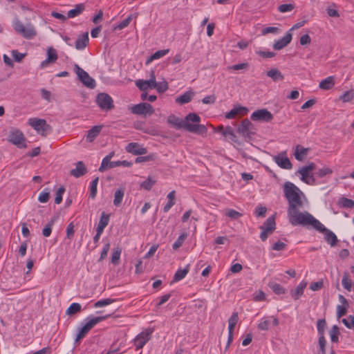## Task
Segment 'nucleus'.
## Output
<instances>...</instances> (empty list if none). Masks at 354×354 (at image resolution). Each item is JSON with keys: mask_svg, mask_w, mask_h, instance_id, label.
Listing matches in <instances>:
<instances>
[{"mask_svg": "<svg viewBox=\"0 0 354 354\" xmlns=\"http://www.w3.org/2000/svg\"><path fill=\"white\" fill-rule=\"evenodd\" d=\"M284 195L288 202V218L289 222L294 226H303L313 216L305 211L301 212L299 208L303 206V202L300 194L301 191L290 182L285 183L283 185Z\"/></svg>", "mask_w": 354, "mask_h": 354, "instance_id": "f257e3e1", "label": "nucleus"}, {"mask_svg": "<svg viewBox=\"0 0 354 354\" xmlns=\"http://www.w3.org/2000/svg\"><path fill=\"white\" fill-rule=\"evenodd\" d=\"M201 121V118L195 113H190L186 115L184 120L175 115H170L167 118V122L176 129H185L186 131L197 134H204L207 133V128L203 124H193L189 122L198 123Z\"/></svg>", "mask_w": 354, "mask_h": 354, "instance_id": "f03ea898", "label": "nucleus"}, {"mask_svg": "<svg viewBox=\"0 0 354 354\" xmlns=\"http://www.w3.org/2000/svg\"><path fill=\"white\" fill-rule=\"evenodd\" d=\"M310 225L315 230L324 233L325 241L331 246L334 247L337 241V237L331 230L325 227L317 219L313 216L308 221H307L303 226L307 227Z\"/></svg>", "mask_w": 354, "mask_h": 354, "instance_id": "7ed1b4c3", "label": "nucleus"}, {"mask_svg": "<svg viewBox=\"0 0 354 354\" xmlns=\"http://www.w3.org/2000/svg\"><path fill=\"white\" fill-rule=\"evenodd\" d=\"M110 315L100 317H88L87 322L80 329L77 335L75 342L85 337V335L93 328L97 324L107 319Z\"/></svg>", "mask_w": 354, "mask_h": 354, "instance_id": "20e7f679", "label": "nucleus"}, {"mask_svg": "<svg viewBox=\"0 0 354 354\" xmlns=\"http://www.w3.org/2000/svg\"><path fill=\"white\" fill-rule=\"evenodd\" d=\"M257 129L248 119H244L237 128V132L241 134L246 141H250L256 134Z\"/></svg>", "mask_w": 354, "mask_h": 354, "instance_id": "39448f33", "label": "nucleus"}, {"mask_svg": "<svg viewBox=\"0 0 354 354\" xmlns=\"http://www.w3.org/2000/svg\"><path fill=\"white\" fill-rule=\"evenodd\" d=\"M26 138L21 131L18 129L12 128L8 136V141L18 148H26Z\"/></svg>", "mask_w": 354, "mask_h": 354, "instance_id": "423d86ee", "label": "nucleus"}, {"mask_svg": "<svg viewBox=\"0 0 354 354\" xmlns=\"http://www.w3.org/2000/svg\"><path fill=\"white\" fill-rule=\"evenodd\" d=\"M28 124L42 136H46L52 131L50 125L44 119L30 118L28 120Z\"/></svg>", "mask_w": 354, "mask_h": 354, "instance_id": "0eeeda50", "label": "nucleus"}, {"mask_svg": "<svg viewBox=\"0 0 354 354\" xmlns=\"http://www.w3.org/2000/svg\"><path fill=\"white\" fill-rule=\"evenodd\" d=\"M15 30L27 39L33 38L37 31L31 24H15Z\"/></svg>", "mask_w": 354, "mask_h": 354, "instance_id": "6e6552de", "label": "nucleus"}, {"mask_svg": "<svg viewBox=\"0 0 354 354\" xmlns=\"http://www.w3.org/2000/svg\"><path fill=\"white\" fill-rule=\"evenodd\" d=\"M260 229L261 230L260 239L262 241H265L268 239V236L272 234L276 229L274 215L267 218L263 224L260 226Z\"/></svg>", "mask_w": 354, "mask_h": 354, "instance_id": "1a4fd4ad", "label": "nucleus"}, {"mask_svg": "<svg viewBox=\"0 0 354 354\" xmlns=\"http://www.w3.org/2000/svg\"><path fill=\"white\" fill-rule=\"evenodd\" d=\"M74 70L76 73L80 81L86 87L94 88L95 87V81L89 76L88 73L80 67L77 64H75Z\"/></svg>", "mask_w": 354, "mask_h": 354, "instance_id": "9d476101", "label": "nucleus"}, {"mask_svg": "<svg viewBox=\"0 0 354 354\" xmlns=\"http://www.w3.org/2000/svg\"><path fill=\"white\" fill-rule=\"evenodd\" d=\"M96 103L102 110L110 111L114 108L111 97L105 93H99L96 97Z\"/></svg>", "mask_w": 354, "mask_h": 354, "instance_id": "9b49d317", "label": "nucleus"}, {"mask_svg": "<svg viewBox=\"0 0 354 354\" xmlns=\"http://www.w3.org/2000/svg\"><path fill=\"white\" fill-rule=\"evenodd\" d=\"M131 111L136 115H150L154 113V109L150 104L142 102L133 106Z\"/></svg>", "mask_w": 354, "mask_h": 354, "instance_id": "f8f14e48", "label": "nucleus"}, {"mask_svg": "<svg viewBox=\"0 0 354 354\" xmlns=\"http://www.w3.org/2000/svg\"><path fill=\"white\" fill-rule=\"evenodd\" d=\"M272 114L266 109H258L253 112L250 116V119L253 121L258 122H270L272 120Z\"/></svg>", "mask_w": 354, "mask_h": 354, "instance_id": "ddd939ff", "label": "nucleus"}, {"mask_svg": "<svg viewBox=\"0 0 354 354\" xmlns=\"http://www.w3.org/2000/svg\"><path fill=\"white\" fill-rule=\"evenodd\" d=\"M152 330L148 329L145 331L142 332L134 339V345L137 349L142 348L145 344L151 339L152 334Z\"/></svg>", "mask_w": 354, "mask_h": 354, "instance_id": "4468645a", "label": "nucleus"}, {"mask_svg": "<svg viewBox=\"0 0 354 354\" xmlns=\"http://www.w3.org/2000/svg\"><path fill=\"white\" fill-rule=\"evenodd\" d=\"M274 160L277 165L282 169H290L292 167V165L289 158L286 156V153L285 151L275 156L274 157Z\"/></svg>", "mask_w": 354, "mask_h": 354, "instance_id": "2eb2a0df", "label": "nucleus"}, {"mask_svg": "<svg viewBox=\"0 0 354 354\" xmlns=\"http://www.w3.org/2000/svg\"><path fill=\"white\" fill-rule=\"evenodd\" d=\"M125 149L127 152L131 153L133 155H143L147 153V150L146 148L142 147L137 142H130L129 143Z\"/></svg>", "mask_w": 354, "mask_h": 354, "instance_id": "dca6fc26", "label": "nucleus"}, {"mask_svg": "<svg viewBox=\"0 0 354 354\" xmlns=\"http://www.w3.org/2000/svg\"><path fill=\"white\" fill-rule=\"evenodd\" d=\"M292 38V35L290 32H287L286 35L281 39L277 41L274 45L273 48L277 50H281L290 43Z\"/></svg>", "mask_w": 354, "mask_h": 354, "instance_id": "f3484780", "label": "nucleus"}, {"mask_svg": "<svg viewBox=\"0 0 354 354\" xmlns=\"http://www.w3.org/2000/svg\"><path fill=\"white\" fill-rule=\"evenodd\" d=\"M87 173V169L82 161L76 163L75 169H72L70 174L75 178H80Z\"/></svg>", "mask_w": 354, "mask_h": 354, "instance_id": "a211bd4d", "label": "nucleus"}, {"mask_svg": "<svg viewBox=\"0 0 354 354\" xmlns=\"http://www.w3.org/2000/svg\"><path fill=\"white\" fill-rule=\"evenodd\" d=\"M89 41L88 32H85L79 35L75 41V48L77 50H82L85 48Z\"/></svg>", "mask_w": 354, "mask_h": 354, "instance_id": "6ab92c4d", "label": "nucleus"}, {"mask_svg": "<svg viewBox=\"0 0 354 354\" xmlns=\"http://www.w3.org/2000/svg\"><path fill=\"white\" fill-rule=\"evenodd\" d=\"M48 57L43 61L41 64V67L44 68L48 66L49 63H54L58 58L56 50L53 47H49L47 50Z\"/></svg>", "mask_w": 354, "mask_h": 354, "instance_id": "aec40b11", "label": "nucleus"}, {"mask_svg": "<svg viewBox=\"0 0 354 354\" xmlns=\"http://www.w3.org/2000/svg\"><path fill=\"white\" fill-rule=\"evenodd\" d=\"M307 286V282L302 281L301 282L295 289L291 290L290 295L292 297L297 300L304 293V290Z\"/></svg>", "mask_w": 354, "mask_h": 354, "instance_id": "412c9836", "label": "nucleus"}, {"mask_svg": "<svg viewBox=\"0 0 354 354\" xmlns=\"http://www.w3.org/2000/svg\"><path fill=\"white\" fill-rule=\"evenodd\" d=\"M194 96V93L189 90L184 93L183 95H180L177 98H176V102L179 104H184L192 101L193 97Z\"/></svg>", "mask_w": 354, "mask_h": 354, "instance_id": "4be33fe9", "label": "nucleus"}, {"mask_svg": "<svg viewBox=\"0 0 354 354\" xmlns=\"http://www.w3.org/2000/svg\"><path fill=\"white\" fill-rule=\"evenodd\" d=\"M102 126H94L87 131L86 140L89 142H93L95 138L100 134Z\"/></svg>", "mask_w": 354, "mask_h": 354, "instance_id": "5701e85b", "label": "nucleus"}, {"mask_svg": "<svg viewBox=\"0 0 354 354\" xmlns=\"http://www.w3.org/2000/svg\"><path fill=\"white\" fill-rule=\"evenodd\" d=\"M308 151V149L298 145L296 146L294 156L297 160L302 161L306 157Z\"/></svg>", "mask_w": 354, "mask_h": 354, "instance_id": "b1692460", "label": "nucleus"}, {"mask_svg": "<svg viewBox=\"0 0 354 354\" xmlns=\"http://www.w3.org/2000/svg\"><path fill=\"white\" fill-rule=\"evenodd\" d=\"M335 85V77L329 76L319 82V87L323 90H329Z\"/></svg>", "mask_w": 354, "mask_h": 354, "instance_id": "393cba45", "label": "nucleus"}, {"mask_svg": "<svg viewBox=\"0 0 354 354\" xmlns=\"http://www.w3.org/2000/svg\"><path fill=\"white\" fill-rule=\"evenodd\" d=\"M266 75L272 78L274 82H277L279 80H283L284 79L283 75L281 73L279 70L276 68H271L268 71Z\"/></svg>", "mask_w": 354, "mask_h": 354, "instance_id": "a878e982", "label": "nucleus"}, {"mask_svg": "<svg viewBox=\"0 0 354 354\" xmlns=\"http://www.w3.org/2000/svg\"><path fill=\"white\" fill-rule=\"evenodd\" d=\"M109 214H106L104 212H103L101 214L100 221L98 223L96 230L103 232L104 229L109 224Z\"/></svg>", "mask_w": 354, "mask_h": 354, "instance_id": "bb28decb", "label": "nucleus"}, {"mask_svg": "<svg viewBox=\"0 0 354 354\" xmlns=\"http://www.w3.org/2000/svg\"><path fill=\"white\" fill-rule=\"evenodd\" d=\"M136 86L142 91H147L149 88H153L152 86V83H151V80H138L136 82Z\"/></svg>", "mask_w": 354, "mask_h": 354, "instance_id": "cd10ccee", "label": "nucleus"}, {"mask_svg": "<svg viewBox=\"0 0 354 354\" xmlns=\"http://www.w3.org/2000/svg\"><path fill=\"white\" fill-rule=\"evenodd\" d=\"M82 311V306L79 303H73L70 305L66 311V314L69 316H73Z\"/></svg>", "mask_w": 354, "mask_h": 354, "instance_id": "c85d7f7f", "label": "nucleus"}, {"mask_svg": "<svg viewBox=\"0 0 354 354\" xmlns=\"http://www.w3.org/2000/svg\"><path fill=\"white\" fill-rule=\"evenodd\" d=\"M326 322L325 319H318L317 322V328L319 338L325 337L324 333L326 328Z\"/></svg>", "mask_w": 354, "mask_h": 354, "instance_id": "c756f323", "label": "nucleus"}, {"mask_svg": "<svg viewBox=\"0 0 354 354\" xmlns=\"http://www.w3.org/2000/svg\"><path fill=\"white\" fill-rule=\"evenodd\" d=\"M176 192L174 190L170 192L167 194L168 202L163 208L165 212H167L171 207L175 204Z\"/></svg>", "mask_w": 354, "mask_h": 354, "instance_id": "7c9ffc66", "label": "nucleus"}, {"mask_svg": "<svg viewBox=\"0 0 354 354\" xmlns=\"http://www.w3.org/2000/svg\"><path fill=\"white\" fill-rule=\"evenodd\" d=\"M124 191L123 189H118L115 192L113 204L115 206L118 207L121 205Z\"/></svg>", "mask_w": 354, "mask_h": 354, "instance_id": "2f4dec72", "label": "nucleus"}, {"mask_svg": "<svg viewBox=\"0 0 354 354\" xmlns=\"http://www.w3.org/2000/svg\"><path fill=\"white\" fill-rule=\"evenodd\" d=\"M189 272V265H187L184 269H179L176 271L174 274L173 282L178 281L183 279Z\"/></svg>", "mask_w": 354, "mask_h": 354, "instance_id": "473e14b6", "label": "nucleus"}, {"mask_svg": "<svg viewBox=\"0 0 354 354\" xmlns=\"http://www.w3.org/2000/svg\"><path fill=\"white\" fill-rule=\"evenodd\" d=\"M169 49H165V50H160L156 51L155 53H153L152 55H151L147 59L146 64H149L154 59H159V58L165 56V55H167L169 53Z\"/></svg>", "mask_w": 354, "mask_h": 354, "instance_id": "72a5a7b5", "label": "nucleus"}, {"mask_svg": "<svg viewBox=\"0 0 354 354\" xmlns=\"http://www.w3.org/2000/svg\"><path fill=\"white\" fill-rule=\"evenodd\" d=\"M156 183V180L153 178L148 176V178L140 184V188L149 191Z\"/></svg>", "mask_w": 354, "mask_h": 354, "instance_id": "f704fd0d", "label": "nucleus"}, {"mask_svg": "<svg viewBox=\"0 0 354 354\" xmlns=\"http://www.w3.org/2000/svg\"><path fill=\"white\" fill-rule=\"evenodd\" d=\"M84 10V5L82 3L78 4L74 9L68 12L67 17L73 18L80 15Z\"/></svg>", "mask_w": 354, "mask_h": 354, "instance_id": "c9c22d12", "label": "nucleus"}, {"mask_svg": "<svg viewBox=\"0 0 354 354\" xmlns=\"http://www.w3.org/2000/svg\"><path fill=\"white\" fill-rule=\"evenodd\" d=\"M241 111H244L245 113H247L248 109L243 106L235 107L232 109L230 111L226 113L225 118L227 119H232Z\"/></svg>", "mask_w": 354, "mask_h": 354, "instance_id": "e433bc0d", "label": "nucleus"}, {"mask_svg": "<svg viewBox=\"0 0 354 354\" xmlns=\"http://www.w3.org/2000/svg\"><path fill=\"white\" fill-rule=\"evenodd\" d=\"M223 135L225 137H229L230 139L236 143H239L238 142L237 136L235 135V133L233 131V129L231 127L227 126L225 128V131L223 132Z\"/></svg>", "mask_w": 354, "mask_h": 354, "instance_id": "4c0bfd02", "label": "nucleus"}, {"mask_svg": "<svg viewBox=\"0 0 354 354\" xmlns=\"http://www.w3.org/2000/svg\"><path fill=\"white\" fill-rule=\"evenodd\" d=\"M338 204L344 208H353L354 207V201L347 198L346 197H342L339 198L338 201Z\"/></svg>", "mask_w": 354, "mask_h": 354, "instance_id": "58836bf2", "label": "nucleus"}, {"mask_svg": "<svg viewBox=\"0 0 354 354\" xmlns=\"http://www.w3.org/2000/svg\"><path fill=\"white\" fill-rule=\"evenodd\" d=\"M330 339L333 342L337 343L339 342V335L340 334L339 329L337 325H334L330 332Z\"/></svg>", "mask_w": 354, "mask_h": 354, "instance_id": "ea45409f", "label": "nucleus"}, {"mask_svg": "<svg viewBox=\"0 0 354 354\" xmlns=\"http://www.w3.org/2000/svg\"><path fill=\"white\" fill-rule=\"evenodd\" d=\"M342 283L343 287L346 290H347L348 291H350L351 290L352 281H351V279H350L348 272H345L344 273L343 278L342 280Z\"/></svg>", "mask_w": 354, "mask_h": 354, "instance_id": "a19ab883", "label": "nucleus"}, {"mask_svg": "<svg viewBox=\"0 0 354 354\" xmlns=\"http://www.w3.org/2000/svg\"><path fill=\"white\" fill-rule=\"evenodd\" d=\"M56 218H52L50 221L46 225L44 228L42 230V234L45 237H48L51 234L52 232V227L55 221Z\"/></svg>", "mask_w": 354, "mask_h": 354, "instance_id": "79ce46f5", "label": "nucleus"}, {"mask_svg": "<svg viewBox=\"0 0 354 354\" xmlns=\"http://www.w3.org/2000/svg\"><path fill=\"white\" fill-rule=\"evenodd\" d=\"M152 86H153V88H156L160 93H165L169 88L168 83L165 80L158 83L156 82V86H154L153 84Z\"/></svg>", "mask_w": 354, "mask_h": 354, "instance_id": "37998d69", "label": "nucleus"}, {"mask_svg": "<svg viewBox=\"0 0 354 354\" xmlns=\"http://www.w3.org/2000/svg\"><path fill=\"white\" fill-rule=\"evenodd\" d=\"M268 286L277 295H281L286 292L285 289L279 283L272 282L269 283Z\"/></svg>", "mask_w": 354, "mask_h": 354, "instance_id": "c03bdc74", "label": "nucleus"}, {"mask_svg": "<svg viewBox=\"0 0 354 354\" xmlns=\"http://www.w3.org/2000/svg\"><path fill=\"white\" fill-rule=\"evenodd\" d=\"M225 214L227 216L233 220H236L242 216V214L233 209H226L225 210Z\"/></svg>", "mask_w": 354, "mask_h": 354, "instance_id": "a18cd8bd", "label": "nucleus"}, {"mask_svg": "<svg viewBox=\"0 0 354 354\" xmlns=\"http://www.w3.org/2000/svg\"><path fill=\"white\" fill-rule=\"evenodd\" d=\"M121 252H122V250L119 248L114 249L113 252L112 254V257H111V263L113 265L119 264V260H120Z\"/></svg>", "mask_w": 354, "mask_h": 354, "instance_id": "49530a36", "label": "nucleus"}, {"mask_svg": "<svg viewBox=\"0 0 354 354\" xmlns=\"http://www.w3.org/2000/svg\"><path fill=\"white\" fill-rule=\"evenodd\" d=\"M187 235L186 233H183L181 235H180L177 240L173 244L172 248L175 250L178 249L183 245V242L187 238Z\"/></svg>", "mask_w": 354, "mask_h": 354, "instance_id": "de8ad7c7", "label": "nucleus"}, {"mask_svg": "<svg viewBox=\"0 0 354 354\" xmlns=\"http://www.w3.org/2000/svg\"><path fill=\"white\" fill-rule=\"evenodd\" d=\"M99 178L96 177L94 178L91 184V192H90V196L92 198H95L97 194V186L98 183Z\"/></svg>", "mask_w": 354, "mask_h": 354, "instance_id": "09e8293b", "label": "nucleus"}, {"mask_svg": "<svg viewBox=\"0 0 354 354\" xmlns=\"http://www.w3.org/2000/svg\"><path fill=\"white\" fill-rule=\"evenodd\" d=\"M339 99L343 102H351V100H353L354 99V93H353V91H346L345 93H344L343 95H342L339 97Z\"/></svg>", "mask_w": 354, "mask_h": 354, "instance_id": "8fccbe9b", "label": "nucleus"}, {"mask_svg": "<svg viewBox=\"0 0 354 354\" xmlns=\"http://www.w3.org/2000/svg\"><path fill=\"white\" fill-rule=\"evenodd\" d=\"M65 192V188L63 186H61L58 188V189L56 192L55 198V203L56 204H59L62 201V195Z\"/></svg>", "mask_w": 354, "mask_h": 354, "instance_id": "3c124183", "label": "nucleus"}, {"mask_svg": "<svg viewBox=\"0 0 354 354\" xmlns=\"http://www.w3.org/2000/svg\"><path fill=\"white\" fill-rule=\"evenodd\" d=\"M111 161L109 160V157H104L102 161L101 166L99 168V171L101 172L104 171L107 168H111Z\"/></svg>", "mask_w": 354, "mask_h": 354, "instance_id": "603ef678", "label": "nucleus"}, {"mask_svg": "<svg viewBox=\"0 0 354 354\" xmlns=\"http://www.w3.org/2000/svg\"><path fill=\"white\" fill-rule=\"evenodd\" d=\"M50 198V192L48 189H46L38 196V201L40 203H46Z\"/></svg>", "mask_w": 354, "mask_h": 354, "instance_id": "864d4df0", "label": "nucleus"}, {"mask_svg": "<svg viewBox=\"0 0 354 354\" xmlns=\"http://www.w3.org/2000/svg\"><path fill=\"white\" fill-rule=\"evenodd\" d=\"M342 322L348 328H354V316L349 315L347 318L342 319Z\"/></svg>", "mask_w": 354, "mask_h": 354, "instance_id": "5fc2aeb1", "label": "nucleus"}, {"mask_svg": "<svg viewBox=\"0 0 354 354\" xmlns=\"http://www.w3.org/2000/svg\"><path fill=\"white\" fill-rule=\"evenodd\" d=\"M144 133L151 135V136H159L160 131L155 127H150L145 129H140Z\"/></svg>", "mask_w": 354, "mask_h": 354, "instance_id": "6e6d98bb", "label": "nucleus"}, {"mask_svg": "<svg viewBox=\"0 0 354 354\" xmlns=\"http://www.w3.org/2000/svg\"><path fill=\"white\" fill-rule=\"evenodd\" d=\"M113 301H114V299H109V298L104 299H101V300H99L97 302H95L94 304V306L95 308H100V307L109 305V304H112Z\"/></svg>", "mask_w": 354, "mask_h": 354, "instance_id": "4d7b16f0", "label": "nucleus"}, {"mask_svg": "<svg viewBox=\"0 0 354 354\" xmlns=\"http://www.w3.org/2000/svg\"><path fill=\"white\" fill-rule=\"evenodd\" d=\"M132 165V162H128L127 160H118V161H113L111 164V168H113L115 167L119 166H124V167H131Z\"/></svg>", "mask_w": 354, "mask_h": 354, "instance_id": "13d9d810", "label": "nucleus"}, {"mask_svg": "<svg viewBox=\"0 0 354 354\" xmlns=\"http://www.w3.org/2000/svg\"><path fill=\"white\" fill-rule=\"evenodd\" d=\"M349 306L338 305L337 307V317L340 318L346 314L347 309Z\"/></svg>", "mask_w": 354, "mask_h": 354, "instance_id": "bf43d9fd", "label": "nucleus"}, {"mask_svg": "<svg viewBox=\"0 0 354 354\" xmlns=\"http://www.w3.org/2000/svg\"><path fill=\"white\" fill-rule=\"evenodd\" d=\"M326 340L325 337L318 339V346L321 354H326Z\"/></svg>", "mask_w": 354, "mask_h": 354, "instance_id": "052dcab7", "label": "nucleus"}, {"mask_svg": "<svg viewBox=\"0 0 354 354\" xmlns=\"http://www.w3.org/2000/svg\"><path fill=\"white\" fill-rule=\"evenodd\" d=\"M154 160V155L150 154L146 156H139L136 158L135 162L136 163L143 162H148L151 160Z\"/></svg>", "mask_w": 354, "mask_h": 354, "instance_id": "680f3d73", "label": "nucleus"}, {"mask_svg": "<svg viewBox=\"0 0 354 354\" xmlns=\"http://www.w3.org/2000/svg\"><path fill=\"white\" fill-rule=\"evenodd\" d=\"M333 171L331 169L328 167H324L322 169H319L317 172L316 174L320 177L322 178L328 174H332Z\"/></svg>", "mask_w": 354, "mask_h": 354, "instance_id": "e2e57ef3", "label": "nucleus"}, {"mask_svg": "<svg viewBox=\"0 0 354 354\" xmlns=\"http://www.w3.org/2000/svg\"><path fill=\"white\" fill-rule=\"evenodd\" d=\"M11 53L14 59L17 62H20L26 56L25 53H19L17 50H12Z\"/></svg>", "mask_w": 354, "mask_h": 354, "instance_id": "0e129e2a", "label": "nucleus"}, {"mask_svg": "<svg viewBox=\"0 0 354 354\" xmlns=\"http://www.w3.org/2000/svg\"><path fill=\"white\" fill-rule=\"evenodd\" d=\"M294 8V5L292 3L281 4L279 6L278 10L281 12H286L291 11Z\"/></svg>", "mask_w": 354, "mask_h": 354, "instance_id": "69168bd1", "label": "nucleus"}, {"mask_svg": "<svg viewBox=\"0 0 354 354\" xmlns=\"http://www.w3.org/2000/svg\"><path fill=\"white\" fill-rule=\"evenodd\" d=\"M267 212V208L263 206H259L255 210L256 216L264 217Z\"/></svg>", "mask_w": 354, "mask_h": 354, "instance_id": "338daca9", "label": "nucleus"}, {"mask_svg": "<svg viewBox=\"0 0 354 354\" xmlns=\"http://www.w3.org/2000/svg\"><path fill=\"white\" fill-rule=\"evenodd\" d=\"M74 225L73 223H70L66 228V238L71 239L74 235Z\"/></svg>", "mask_w": 354, "mask_h": 354, "instance_id": "774afa93", "label": "nucleus"}]
</instances>
